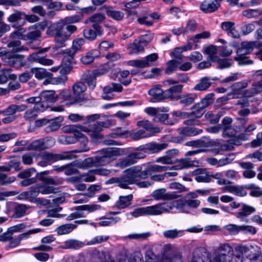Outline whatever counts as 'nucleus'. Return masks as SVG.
Wrapping results in <instances>:
<instances>
[{
  "mask_svg": "<svg viewBox=\"0 0 262 262\" xmlns=\"http://www.w3.org/2000/svg\"><path fill=\"white\" fill-rule=\"evenodd\" d=\"M77 27L73 25H67L60 20L49 27L47 34L54 37L56 46L58 48L66 46V42L69 40L72 34L76 32Z\"/></svg>",
  "mask_w": 262,
  "mask_h": 262,
  "instance_id": "nucleus-1",
  "label": "nucleus"
},
{
  "mask_svg": "<svg viewBox=\"0 0 262 262\" xmlns=\"http://www.w3.org/2000/svg\"><path fill=\"white\" fill-rule=\"evenodd\" d=\"M48 51V48H43L37 52L30 54L27 58L25 59V56L15 53H8L2 57L3 61L5 64L16 69L21 67L28 68L30 66L29 62L40 63L42 56L40 55Z\"/></svg>",
  "mask_w": 262,
  "mask_h": 262,
  "instance_id": "nucleus-2",
  "label": "nucleus"
},
{
  "mask_svg": "<svg viewBox=\"0 0 262 262\" xmlns=\"http://www.w3.org/2000/svg\"><path fill=\"white\" fill-rule=\"evenodd\" d=\"M120 155V149L116 147L105 148L100 150L94 158L86 160L92 166H104L116 159Z\"/></svg>",
  "mask_w": 262,
  "mask_h": 262,
  "instance_id": "nucleus-3",
  "label": "nucleus"
},
{
  "mask_svg": "<svg viewBox=\"0 0 262 262\" xmlns=\"http://www.w3.org/2000/svg\"><path fill=\"white\" fill-rule=\"evenodd\" d=\"M73 155L69 152L55 154L49 151H43L37 154V158L40 159L37 165L42 167L50 166L58 161L71 159Z\"/></svg>",
  "mask_w": 262,
  "mask_h": 262,
  "instance_id": "nucleus-4",
  "label": "nucleus"
},
{
  "mask_svg": "<svg viewBox=\"0 0 262 262\" xmlns=\"http://www.w3.org/2000/svg\"><path fill=\"white\" fill-rule=\"evenodd\" d=\"M69 164H66L61 166L55 165L53 166V169L51 170H45L40 172L36 173V177L37 179L47 185H58L62 184L63 179L55 176L54 177H47V176L53 171L57 172H60L64 170L67 168H68Z\"/></svg>",
  "mask_w": 262,
  "mask_h": 262,
  "instance_id": "nucleus-5",
  "label": "nucleus"
},
{
  "mask_svg": "<svg viewBox=\"0 0 262 262\" xmlns=\"http://www.w3.org/2000/svg\"><path fill=\"white\" fill-rule=\"evenodd\" d=\"M142 169L141 166H133L124 171L125 174L119 177L120 183L119 187L123 189H128L129 185L134 184L136 183V179H141L140 176V170Z\"/></svg>",
  "mask_w": 262,
  "mask_h": 262,
  "instance_id": "nucleus-6",
  "label": "nucleus"
},
{
  "mask_svg": "<svg viewBox=\"0 0 262 262\" xmlns=\"http://www.w3.org/2000/svg\"><path fill=\"white\" fill-rule=\"evenodd\" d=\"M113 66L114 64L112 62H107L104 64L101 68L98 69L94 74L91 73L82 74L80 80L83 83H87L90 89L93 90L96 84V77L106 73Z\"/></svg>",
  "mask_w": 262,
  "mask_h": 262,
  "instance_id": "nucleus-7",
  "label": "nucleus"
},
{
  "mask_svg": "<svg viewBox=\"0 0 262 262\" xmlns=\"http://www.w3.org/2000/svg\"><path fill=\"white\" fill-rule=\"evenodd\" d=\"M76 53L75 50L72 47L63 51V67L60 69V73L68 74L71 72L73 68V64L75 63L74 56Z\"/></svg>",
  "mask_w": 262,
  "mask_h": 262,
  "instance_id": "nucleus-8",
  "label": "nucleus"
},
{
  "mask_svg": "<svg viewBox=\"0 0 262 262\" xmlns=\"http://www.w3.org/2000/svg\"><path fill=\"white\" fill-rule=\"evenodd\" d=\"M146 155L144 153L134 150L128 152L125 158L117 163L116 166L124 168L137 163L139 160L144 159Z\"/></svg>",
  "mask_w": 262,
  "mask_h": 262,
  "instance_id": "nucleus-9",
  "label": "nucleus"
},
{
  "mask_svg": "<svg viewBox=\"0 0 262 262\" xmlns=\"http://www.w3.org/2000/svg\"><path fill=\"white\" fill-rule=\"evenodd\" d=\"M235 252H241L243 254L250 252V254L247 255L250 259L257 260V262H262V255H260L259 248L257 246H237L235 248Z\"/></svg>",
  "mask_w": 262,
  "mask_h": 262,
  "instance_id": "nucleus-10",
  "label": "nucleus"
},
{
  "mask_svg": "<svg viewBox=\"0 0 262 262\" xmlns=\"http://www.w3.org/2000/svg\"><path fill=\"white\" fill-rule=\"evenodd\" d=\"M78 141L83 146L82 149L80 151V152L87 151L89 150V148L86 146L88 140L86 137L82 133L75 132L73 136L70 135L65 137V143L67 144H73Z\"/></svg>",
  "mask_w": 262,
  "mask_h": 262,
  "instance_id": "nucleus-11",
  "label": "nucleus"
},
{
  "mask_svg": "<svg viewBox=\"0 0 262 262\" xmlns=\"http://www.w3.org/2000/svg\"><path fill=\"white\" fill-rule=\"evenodd\" d=\"M223 0H204L200 5V9L206 14L212 13L219 10Z\"/></svg>",
  "mask_w": 262,
  "mask_h": 262,
  "instance_id": "nucleus-12",
  "label": "nucleus"
},
{
  "mask_svg": "<svg viewBox=\"0 0 262 262\" xmlns=\"http://www.w3.org/2000/svg\"><path fill=\"white\" fill-rule=\"evenodd\" d=\"M93 29H84L83 31L84 39L90 41L95 40L97 36H101L103 34L102 27L98 24H93L92 26Z\"/></svg>",
  "mask_w": 262,
  "mask_h": 262,
  "instance_id": "nucleus-13",
  "label": "nucleus"
},
{
  "mask_svg": "<svg viewBox=\"0 0 262 262\" xmlns=\"http://www.w3.org/2000/svg\"><path fill=\"white\" fill-rule=\"evenodd\" d=\"M25 12L15 9L7 18V21L12 24V27H23L25 25Z\"/></svg>",
  "mask_w": 262,
  "mask_h": 262,
  "instance_id": "nucleus-14",
  "label": "nucleus"
},
{
  "mask_svg": "<svg viewBox=\"0 0 262 262\" xmlns=\"http://www.w3.org/2000/svg\"><path fill=\"white\" fill-rule=\"evenodd\" d=\"M152 196L156 200L169 201L176 199L181 195L177 194L176 191L166 193L165 188H160L153 191Z\"/></svg>",
  "mask_w": 262,
  "mask_h": 262,
  "instance_id": "nucleus-15",
  "label": "nucleus"
},
{
  "mask_svg": "<svg viewBox=\"0 0 262 262\" xmlns=\"http://www.w3.org/2000/svg\"><path fill=\"white\" fill-rule=\"evenodd\" d=\"M149 95L152 97L150 100L151 102H157L161 100L166 99L165 97V91L161 89L160 85H156L151 88L148 92Z\"/></svg>",
  "mask_w": 262,
  "mask_h": 262,
  "instance_id": "nucleus-16",
  "label": "nucleus"
},
{
  "mask_svg": "<svg viewBox=\"0 0 262 262\" xmlns=\"http://www.w3.org/2000/svg\"><path fill=\"white\" fill-rule=\"evenodd\" d=\"M86 90V86L82 81L77 82L73 85V91L74 93V102L76 103L81 102L84 100L83 93Z\"/></svg>",
  "mask_w": 262,
  "mask_h": 262,
  "instance_id": "nucleus-17",
  "label": "nucleus"
},
{
  "mask_svg": "<svg viewBox=\"0 0 262 262\" xmlns=\"http://www.w3.org/2000/svg\"><path fill=\"white\" fill-rule=\"evenodd\" d=\"M183 85L179 84L172 85L169 89L165 90V94L166 99H169L171 101H177L175 97H179L182 92Z\"/></svg>",
  "mask_w": 262,
  "mask_h": 262,
  "instance_id": "nucleus-18",
  "label": "nucleus"
},
{
  "mask_svg": "<svg viewBox=\"0 0 262 262\" xmlns=\"http://www.w3.org/2000/svg\"><path fill=\"white\" fill-rule=\"evenodd\" d=\"M167 169V166L150 165L147 166L144 170H140V176L141 179H146L153 172L164 171H166Z\"/></svg>",
  "mask_w": 262,
  "mask_h": 262,
  "instance_id": "nucleus-19",
  "label": "nucleus"
},
{
  "mask_svg": "<svg viewBox=\"0 0 262 262\" xmlns=\"http://www.w3.org/2000/svg\"><path fill=\"white\" fill-rule=\"evenodd\" d=\"M255 43L253 41H244L241 43V47L236 51L238 56H246L253 52L255 48Z\"/></svg>",
  "mask_w": 262,
  "mask_h": 262,
  "instance_id": "nucleus-20",
  "label": "nucleus"
},
{
  "mask_svg": "<svg viewBox=\"0 0 262 262\" xmlns=\"http://www.w3.org/2000/svg\"><path fill=\"white\" fill-rule=\"evenodd\" d=\"M151 207L152 215H160L164 212H167L173 209L172 202L159 203Z\"/></svg>",
  "mask_w": 262,
  "mask_h": 262,
  "instance_id": "nucleus-21",
  "label": "nucleus"
},
{
  "mask_svg": "<svg viewBox=\"0 0 262 262\" xmlns=\"http://www.w3.org/2000/svg\"><path fill=\"white\" fill-rule=\"evenodd\" d=\"M27 108V106L25 104H11L4 110H0V115L5 114L6 115L14 116V114H15L16 112L24 111ZM1 125L2 121L0 120V126Z\"/></svg>",
  "mask_w": 262,
  "mask_h": 262,
  "instance_id": "nucleus-22",
  "label": "nucleus"
},
{
  "mask_svg": "<svg viewBox=\"0 0 262 262\" xmlns=\"http://www.w3.org/2000/svg\"><path fill=\"white\" fill-rule=\"evenodd\" d=\"M197 95L195 93H186L180 95L179 97H175V99L179 101V103L183 106H188L192 104L195 99L196 98Z\"/></svg>",
  "mask_w": 262,
  "mask_h": 262,
  "instance_id": "nucleus-23",
  "label": "nucleus"
},
{
  "mask_svg": "<svg viewBox=\"0 0 262 262\" xmlns=\"http://www.w3.org/2000/svg\"><path fill=\"white\" fill-rule=\"evenodd\" d=\"M256 209L254 207L246 204H242L240 211L236 213L235 216L241 221H245L246 217L254 213Z\"/></svg>",
  "mask_w": 262,
  "mask_h": 262,
  "instance_id": "nucleus-24",
  "label": "nucleus"
},
{
  "mask_svg": "<svg viewBox=\"0 0 262 262\" xmlns=\"http://www.w3.org/2000/svg\"><path fill=\"white\" fill-rule=\"evenodd\" d=\"M234 23L231 21H224L221 24L222 28L225 31L228 35L233 38H237L239 37V32L234 27Z\"/></svg>",
  "mask_w": 262,
  "mask_h": 262,
  "instance_id": "nucleus-25",
  "label": "nucleus"
},
{
  "mask_svg": "<svg viewBox=\"0 0 262 262\" xmlns=\"http://www.w3.org/2000/svg\"><path fill=\"white\" fill-rule=\"evenodd\" d=\"M100 55V52L98 50H92L82 56L80 61L83 64H89L92 63L94 59L98 57Z\"/></svg>",
  "mask_w": 262,
  "mask_h": 262,
  "instance_id": "nucleus-26",
  "label": "nucleus"
},
{
  "mask_svg": "<svg viewBox=\"0 0 262 262\" xmlns=\"http://www.w3.org/2000/svg\"><path fill=\"white\" fill-rule=\"evenodd\" d=\"M41 101L43 100L47 104L48 103H54L58 99V95L55 92L52 90L43 91L40 93Z\"/></svg>",
  "mask_w": 262,
  "mask_h": 262,
  "instance_id": "nucleus-27",
  "label": "nucleus"
},
{
  "mask_svg": "<svg viewBox=\"0 0 262 262\" xmlns=\"http://www.w3.org/2000/svg\"><path fill=\"white\" fill-rule=\"evenodd\" d=\"M103 9H104L107 15L115 20L120 21L124 16L123 12L113 10L112 7L104 6Z\"/></svg>",
  "mask_w": 262,
  "mask_h": 262,
  "instance_id": "nucleus-28",
  "label": "nucleus"
},
{
  "mask_svg": "<svg viewBox=\"0 0 262 262\" xmlns=\"http://www.w3.org/2000/svg\"><path fill=\"white\" fill-rule=\"evenodd\" d=\"M214 99V94L213 93L207 94L205 97L202 99L201 102L194 105L195 107L205 109L211 104Z\"/></svg>",
  "mask_w": 262,
  "mask_h": 262,
  "instance_id": "nucleus-29",
  "label": "nucleus"
},
{
  "mask_svg": "<svg viewBox=\"0 0 262 262\" xmlns=\"http://www.w3.org/2000/svg\"><path fill=\"white\" fill-rule=\"evenodd\" d=\"M133 196L132 194H129L126 196H120L119 200L115 203V206L118 209H123L126 208L131 204Z\"/></svg>",
  "mask_w": 262,
  "mask_h": 262,
  "instance_id": "nucleus-30",
  "label": "nucleus"
},
{
  "mask_svg": "<svg viewBox=\"0 0 262 262\" xmlns=\"http://www.w3.org/2000/svg\"><path fill=\"white\" fill-rule=\"evenodd\" d=\"M182 62L179 60L171 59L166 62L167 67L165 70L166 74L170 75L179 70V66Z\"/></svg>",
  "mask_w": 262,
  "mask_h": 262,
  "instance_id": "nucleus-31",
  "label": "nucleus"
},
{
  "mask_svg": "<svg viewBox=\"0 0 262 262\" xmlns=\"http://www.w3.org/2000/svg\"><path fill=\"white\" fill-rule=\"evenodd\" d=\"M31 71L33 74H35V77L38 79H42L45 78L49 79L50 77L53 76V74L42 68H32Z\"/></svg>",
  "mask_w": 262,
  "mask_h": 262,
  "instance_id": "nucleus-32",
  "label": "nucleus"
},
{
  "mask_svg": "<svg viewBox=\"0 0 262 262\" xmlns=\"http://www.w3.org/2000/svg\"><path fill=\"white\" fill-rule=\"evenodd\" d=\"M232 138L228 141V143L221 145V147L223 150H230L234 149L233 145H240L242 144V141L238 138V136L235 135L231 137Z\"/></svg>",
  "mask_w": 262,
  "mask_h": 262,
  "instance_id": "nucleus-33",
  "label": "nucleus"
},
{
  "mask_svg": "<svg viewBox=\"0 0 262 262\" xmlns=\"http://www.w3.org/2000/svg\"><path fill=\"white\" fill-rule=\"evenodd\" d=\"M210 78L207 77H204L200 79L199 83L196 84L193 90L199 91H205L208 89L211 85L209 81Z\"/></svg>",
  "mask_w": 262,
  "mask_h": 262,
  "instance_id": "nucleus-34",
  "label": "nucleus"
},
{
  "mask_svg": "<svg viewBox=\"0 0 262 262\" xmlns=\"http://www.w3.org/2000/svg\"><path fill=\"white\" fill-rule=\"evenodd\" d=\"M168 146V144L166 143H148V153L149 154H156L159 152L161 150L166 148Z\"/></svg>",
  "mask_w": 262,
  "mask_h": 262,
  "instance_id": "nucleus-35",
  "label": "nucleus"
},
{
  "mask_svg": "<svg viewBox=\"0 0 262 262\" xmlns=\"http://www.w3.org/2000/svg\"><path fill=\"white\" fill-rule=\"evenodd\" d=\"M133 216L137 217L142 215H152V210L151 206L146 207H140L135 209L130 213Z\"/></svg>",
  "mask_w": 262,
  "mask_h": 262,
  "instance_id": "nucleus-36",
  "label": "nucleus"
},
{
  "mask_svg": "<svg viewBox=\"0 0 262 262\" xmlns=\"http://www.w3.org/2000/svg\"><path fill=\"white\" fill-rule=\"evenodd\" d=\"M58 98L63 99L66 101V104L67 105H73L76 103V102H73L74 97L71 95V91L68 89H64L62 90L59 95Z\"/></svg>",
  "mask_w": 262,
  "mask_h": 262,
  "instance_id": "nucleus-37",
  "label": "nucleus"
},
{
  "mask_svg": "<svg viewBox=\"0 0 262 262\" xmlns=\"http://www.w3.org/2000/svg\"><path fill=\"white\" fill-rule=\"evenodd\" d=\"M112 125L111 121L107 120L105 121H97L91 126V131L100 133L103 128H108Z\"/></svg>",
  "mask_w": 262,
  "mask_h": 262,
  "instance_id": "nucleus-38",
  "label": "nucleus"
},
{
  "mask_svg": "<svg viewBox=\"0 0 262 262\" xmlns=\"http://www.w3.org/2000/svg\"><path fill=\"white\" fill-rule=\"evenodd\" d=\"M234 98L233 93H228L226 95L217 98L214 103V107L215 109L219 108L227 103L228 100Z\"/></svg>",
  "mask_w": 262,
  "mask_h": 262,
  "instance_id": "nucleus-39",
  "label": "nucleus"
},
{
  "mask_svg": "<svg viewBox=\"0 0 262 262\" xmlns=\"http://www.w3.org/2000/svg\"><path fill=\"white\" fill-rule=\"evenodd\" d=\"M62 120V117H57L52 120V122L45 128V132L46 133H49L57 130L60 127V122H61Z\"/></svg>",
  "mask_w": 262,
  "mask_h": 262,
  "instance_id": "nucleus-40",
  "label": "nucleus"
},
{
  "mask_svg": "<svg viewBox=\"0 0 262 262\" xmlns=\"http://www.w3.org/2000/svg\"><path fill=\"white\" fill-rule=\"evenodd\" d=\"M144 47L138 38L135 39L134 42L128 46V49L130 50V54H137L143 51Z\"/></svg>",
  "mask_w": 262,
  "mask_h": 262,
  "instance_id": "nucleus-41",
  "label": "nucleus"
},
{
  "mask_svg": "<svg viewBox=\"0 0 262 262\" xmlns=\"http://www.w3.org/2000/svg\"><path fill=\"white\" fill-rule=\"evenodd\" d=\"M76 227V225L66 224L58 227L56 231L58 235L66 234L71 232Z\"/></svg>",
  "mask_w": 262,
  "mask_h": 262,
  "instance_id": "nucleus-42",
  "label": "nucleus"
},
{
  "mask_svg": "<svg viewBox=\"0 0 262 262\" xmlns=\"http://www.w3.org/2000/svg\"><path fill=\"white\" fill-rule=\"evenodd\" d=\"M226 189L229 192L233 193L237 196H244L247 195V192L242 187L229 185L226 187Z\"/></svg>",
  "mask_w": 262,
  "mask_h": 262,
  "instance_id": "nucleus-43",
  "label": "nucleus"
},
{
  "mask_svg": "<svg viewBox=\"0 0 262 262\" xmlns=\"http://www.w3.org/2000/svg\"><path fill=\"white\" fill-rule=\"evenodd\" d=\"M137 125L142 127L147 130L151 131L154 133H157L160 132V129L158 127H154L151 122L148 120H142L137 122Z\"/></svg>",
  "mask_w": 262,
  "mask_h": 262,
  "instance_id": "nucleus-44",
  "label": "nucleus"
},
{
  "mask_svg": "<svg viewBox=\"0 0 262 262\" xmlns=\"http://www.w3.org/2000/svg\"><path fill=\"white\" fill-rule=\"evenodd\" d=\"M168 114L163 113H158L157 116L154 117L153 121L155 122H160L166 125H172V121L168 118Z\"/></svg>",
  "mask_w": 262,
  "mask_h": 262,
  "instance_id": "nucleus-45",
  "label": "nucleus"
},
{
  "mask_svg": "<svg viewBox=\"0 0 262 262\" xmlns=\"http://www.w3.org/2000/svg\"><path fill=\"white\" fill-rule=\"evenodd\" d=\"M230 249L226 246L225 250L227 251V254L223 255L217 254L214 258V262H231L233 256H231V253L230 252Z\"/></svg>",
  "mask_w": 262,
  "mask_h": 262,
  "instance_id": "nucleus-46",
  "label": "nucleus"
},
{
  "mask_svg": "<svg viewBox=\"0 0 262 262\" xmlns=\"http://www.w3.org/2000/svg\"><path fill=\"white\" fill-rule=\"evenodd\" d=\"M29 207L25 204H17L14 208V213L13 217L19 218L25 215L26 212Z\"/></svg>",
  "mask_w": 262,
  "mask_h": 262,
  "instance_id": "nucleus-47",
  "label": "nucleus"
},
{
  "mask_svg": "<svg viewBox=\"0 0 262 262\" xmlns=\"http://www.w3.org/2000/svg\"><path fill=\"white\" fill-rule=\"evenodd\" d=\"M244 127L242 126L239 127L238 128H235V125L233 126V128L231 126L224 127L223 132V136L224 137H231L234 136L236 132H241Z\"/></svg>",
  "mask_w": 262,
  "mask_h": 262,
  "instance_id": "nucleus-48",
  "label": "nucleus"
},
{
  "mask_svg": "<svg viewBox=\"0 0 262 262\" xmlns=\"http://www.w3.org/2000/svg\"><path fill=\"white\" fill-rule=\"evenodd\" d=\"M62 75L57 77L53 78V76L50 77L49 79H47L43 82L44 84L52 83L53 84H58L64 83L67 80V74H62Z\"/></svg>",
  "mask_w": 262,
  "mask_h": 262,
  "instance_id": "nucleus-49",
  "label": "nucleus"
},
{
  "mask_svg": "<svg viewBox=\"0 0 262 262\" xmlns=\"http://www.w3.org/2000/svg\"><path fill=\"white\" fill-rule=\"evenodd\" d=\"M172 208H176L180 212L189 213V211L186 208V200L179 199L172 202Z\"/></svg>",
  "mask_w": 262,
  "mask_h": 262,
  "instance_id": "nucleus-50",
  "label": "nucleus"
},
{
  "mask_svg": "<svg viewBox=\"0 0 262 262\" xmlns=\"http://www.w3.org/2000/svg\"><path fill=\"white\" fill-rule=\"evenodd\" d=\"M83 14L79 13V14L67 16L63 19H61L60 20L68 25L80 22L83 19Z\"/></svg>",
  "mask_w": 262,
  "mask_h": 262,
  "instance_id": "nucleus-51",
  "label": "nucleus"
},
{
  "mask_svg": "<svg viewBox=\"0 0 262 262\" xmlns=\"http://www.w3.org/2000/svg\"><path fill=\"white\" fill-rule=\"evenodd\" d=\"M14 28H16V30L10 34V37L13 39H18V40H24L26 29L20 26Z\"/></svg>",
  "mask_w": 262,
  "mask_h": 262,
  "instance_id": "nucleus-52",
  "label": "nucleus"
},
{
  "mask_svg": "<svg viewBox=\"0 0 262 262\" xmlns=\"http://www.w3.org/2000/svg\"><path fill=\"white\" fill-rule=\"evenodd\" d=\"M101 206L98 204L83 205L81 206H76L74 209L76 211L86 210L89 212H93L95 210L100 209Z\"/></svg>",
  "mask_w": 262,
  "mask_h": 262,
  "instance_id": "nucleus-53",
  "label": "nucleus"
},
{
  "mask_svg": "<svg viewBox=\"0 0 262 262\" xmlns=\"http://www.w3.org/2000/svg\"><path fill=\"white\" fill-rule=\"evenodd\" d=\"M27 149L28 150H35L40 152L43 151L44 149L41 139L32 141L28 145Z\"/></svg>",
  "mask_w": 262,
  "mask_h": 262,
  "instance_id": "nucleus-54",
  "label": "nucleus"
},
{
  "mask_svg": "<svg viewBox=\"0 0 262 262\" xmlns=\"http://www.w3.org/2000/svg\"><path fill=\"white\" fill-rule=\"evenodd\" d=\"M41 32L39 30L34 29L25 34L24 40L29 41H33L38 39L41 36Z\"/></svg>",
  "mask_w": 262,
  "mask_h": 262,
  "instance_id": "nucleus-55",
  "label": "nucleus"
},
{
  "mask_svg": "<svg viewBox=\"0 0 262 262\" xmlns=\"http://www.w3.org/2000/svg\"><path fill=\"white\" fill-rule=\"evenodd\" d=\"M105 18V15L101 13H97L91 17H89L85 20V24H88L89 22L93 23L94 24H99L102 22Z\"/></svg>",
  "mask_w": 262,
  "mask_h": 262,
  "instance_id": "nucleus-56",
  "label": "nucleus"
},
{
  "mask_svg": "<svg viewBox=\"0 0 262 262\" xmlns=\"http://www.w3.org/2000/svg\"><path fill=\"white\" fill-rule=\"evenodd\" d=\"M204 53L208 55L209 60L215 62L217 59V56L214 55L216 53V49L214 46L211 45L206 48Z\"/></svg>",
  "mask_w": 262,
  "mask_h": 262,
  "instance_id": "nucleus-57",
  "label": "nucleus"
},
{
  "mask_svg": "<svg viewBox=\"0 0 262 262\" xmlns=\"http://www.w3.org/2000/svg\"><path fill=\"white\" fill-rule=\"evenodd\" d=\"M243 15L248 18L258 17L261 15L262 11L260 9H247L242 12Z\"/></svg>",
  "mask_w": 262,
  "mask_h": 262,
  "instance_id": "nucleus-58",
  "label": "nucleus"
},
{
  "mask_svg": "<svg viewBox=\"0 0 262 262\" xmlns=\"http://www.w3.org/2000/svg\"><path fill=\"white\" fill-rule=\"evenodd\" d=\"M14 176L9 177L7 174L0 172V185H7L16 180Z\"/></svg>",
  "mask_w": 262,
  "mask_h": 262,
  "instance_id": "nucleus-59",
  "label": "nucleus"
},
{
  "mask_svg": "<svg viewBox=\"0 0 262 262\" xmlns=\"http://www.w3.org/2000/svg\"><path fill=\"white\" fill-rule=\"evenodd\" d=\"M44 151L54 146L55 139L52 137H47L41 138Z\"/></svg>",
  "mask_w": 262,
  "mask_h": 262,
  "instance_id": "nucleus-60",
  "label": "nucleus"
},
{
  "mask_svg": "<svg viewBox=\"0 0 262 262\" xmlns=\"http://www.w3.org/2000/svg\"><path fill=\"white\" fill-rule=\"evenodd\" d=\"M248 86V82L246 80H243L240 82H237L233 83L231 86V89L235 93H238L242 90L247 88Z\"/></svg>",
  "mask_w": 262,
  "mask_h": 262,
  "instance_id": "nucleus-61",
  "label": "nucleus"
},
{
  "mask_svg": "<svg viewBox=\"0 0 262 262\" xmlns=\"http://www.w3.org/2000/svg\"><path fill=\"white\" fill-rule=\"evenodd\" d=\"M37 154L36 152H27L22 156V161L25 165H30L33 163V158H37Z\"/></svg>",
  "mask_w": 262,
  "mask_h": 262,
  "instance_id": "nucleus-62",
  "label": "nucleus"
},
{
  "mask_svg": "<svg viewBox=\"0 0 262 262\" xmlns=\"http://www.w3.org/2000/svg\"><path fill=\"white\" fill-rule=\"evenodd\" d=\"M82 247V244L78 241L69 239L64 242V248L77 249Z\"/></svg>",
  "mask_w": 262,
  "mask_h": 262,
  "instance_id": "nucleus-63",
  "label": "nucleus"
},
{
  "mask_svg": "<svg viewBox=\"0 0 262 262\" xmlns=\"http://www.w3.org/2000/svg\"><path fill=\"white\" fill-rule=\"evenodd\" d=\"M202 129H196L192 127H185L183 129L182 134L188 136H192L201 134Z\"/></svg>",
  "mask_w": 262,
  "mask_h": 262,
  "instance_id": "nucleus-64",
  "label": "nucleus"
}]
</instances>
